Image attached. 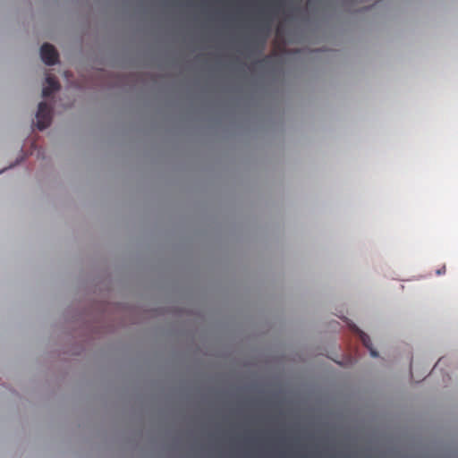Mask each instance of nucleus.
I'll return each instance as SVG.
<instances>
[{
	"mask_svg": "<svg viewBox=\"0 0 458 458\" xmlns=\"http://www.w3.org/2000/svg\"><path fill=\"white\" fill-rule=\"evenodd\" d=\"M267 58H268V57H266V58H264V59L260 60L259 62H260V63H263V62L267 61Z\"/></svg>",
	"mask_w": 458,
	"mask_h": 458,
	"instance_id": "obj_5",
	"label": "nucleus"
},
{
	"mask_svg": "<svg viewBox=\"0 0 458 458\" xmlns=\"http://www.w3.org/2000/svg\"><path fill=\"white\" fill-rule=\"evenodd\" d=\"M352 329L353 332H355L356 334L359 335V337L360 339V341L362 342L363 345L368 348L369 350V352L371 354V356L373 357H377V352L372 348V343H371V340L369 338V336L364 333L363 331H361L357 326L353 325L352 327Z\"/></svg>",
	"mask_w": 458,
	"mask_h": 458,
	"instance_id": "obj_3",
	"label": "nucleus"
},
{
	"mask_svg": "<svg viewBox=\"0 0 458 458\" xmlns=\"http://www.w3.org/2000/svg\"><path fill=\"white\" fill-rule=\"evenodd\" d=\"M440 362H441V359H440V360H438V361H437V363L435 365V367H437ZM436 369V368H434V369Z\"/></svg>",
	"mask_w": 458,
	"mask_h": 458,
	"instance_id": "obj_6",
	"label": "nucleus"
},
{
	"mask_svg": "<svg viewBox=\"0 0 458 458\" xmlns=\"http://www.w3.org/2000/svg\"><path fill=\"white\" fill-rule=\"evenodd\" d=\"M40 56L46 64L53 65L57 63L59 55L54 46L45 43L40 48Z\"/></svg>",
	"mask_w": 458,
	"mask_h": 458,
	"instance_id": "obj_2",
	"label": "nucleus"
},
{
	"mask_svg": "<svg viewBox=\"0 0 458 458\" xmlns=\"http://www.w3.org/2000/svg\"><path fill=\"white\" fill-rule=\"evenodd\" d=\"M47 85L42 89V96L47 98L60 89V84L53 76H47L46 79Z\"/></svg>",
	"mask_w": 458,
	"mask_h": 458,
	"instance_id": "obj_4",
	"label": "nucleus"
},
{
	"mask_svg": "<svg viewBox=\"0 0 458 458\" xmlns=\"http://www.w3.org/2000/svg\"><path fill=\"white\" fill-rule=\"evenodd\" d=\"M37 117V128L40 131L47 128L52 121V108L46 102H40L38 104Z\"/></svg>",
	"mask_w": 458,
	"mask_h": 458,
	"instance_id": "obj_1",
	"label": "nucleus"
},
{
	"mask_svg": "<svg viewBox=\"0 0 458 458\" xmlns=\"http://www.w3.org/2000/svg\"><path fill=\"white\" fill-rule=\"evenodd\" d=\"M411 376L413 377V373H412V371H411Z\"/></svg>",
	"mask_w": 458,
	"mask_h": 458,
	"instance_id": "obj_7",
	"label": "nucleus"
}]
</instances>
